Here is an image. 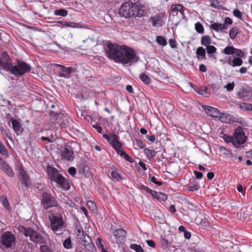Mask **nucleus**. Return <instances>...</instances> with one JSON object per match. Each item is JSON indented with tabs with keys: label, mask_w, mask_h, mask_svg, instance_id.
<instances>
[{
	"label": "nucleus",
	"mask_w": 252,
	"mask_h": 252,
	"mask_svg": "<svg viewBox=\"0 0 252 252\" xmlns=\"http://www.w3.org/2000/svg\"><path fill=\"white\" fill-rule=\"evenodd\" d=\"M226 63L233 67L240 66L243 63V61L241 58L229 56L227 59Z\"/></svg>",
	"instance_id": "obj_19"
},
{
	"label": "nucleus",
	"mask_w": 252,
	"mask_h": 252,
	"mask_svg": "<svg viewBox=\"0 0 252 252\" xmlns=\"http://www.w3.org/2000/svg\"><path fill=\"white\" fill-rule=\"evenodd\" d=\"M146 243L147 245L150 247L154 248L155 247V243L153 240H147Z\"/></svg>",
	"instance_id": "obj_57"
},
{
	"label": "nucleus",
	"mask_w": 252,
	"mask_h": 252,
	"mask_svg": "<svg viewBox=\"0 0 252 252\" xmlns=\"http://www.w3.org/2000/svg\"><path fill=\"white\" fill-rule=\"evenodd\" d=\"M76 171L75 168L73 167H71L68 169V173L72 176H74L76 174Z\"/></svg>",
	"instance_id": "obj_52"
},
{
	"label": "nucleus",
	"mask_w": 252,
	"mask_h": 252,
	"mask_svg": "<svg viewBox=\"0 0 252 252\" xmlns=\"http://www.w3.org/2000/svg\"><path fill=\"white\" fill-rule=\"evenodd\" d=\"M135 145L137 146V147L140 149H143L145 147V145L141 140L137 139H135Z\"/></svg>",
	"instance_id": "obj_46"
},
{
	"label": "nucleus",
	"mask_w": 252,
	"mask_h": 252,
	"mask_svg": "<svg viewBox=\"0 0 252 252\" xmlns=\"http://www.w3.org/2000/svg\"><path fill=\"white\" fill-rule=\"evenodd\" d=\"M199 189V184L195 182L193 183L192 186H190L189 187L188 189L190 191H193L194 190H197Z\"/></svg>",
	"instance_id": "obj_40"
},
{
	"label": "nucleus",
	"mask_w": 252,
	"mask_h": 252,
	"mask_svg": "<svg viewBox=\"0 0 252 252\" xmlns=\"http://www.w3.org/2000/svg\"><path fill=\"white\" fill-rule=\"evenodd\" d=\"M237 34V32L236 31V29L235 28H232L230 30L229 32V36L231 39H234Z\"/></svg>",
	"instance_id": "obj_45"
},
{
	"label": "nucleus",
	"mask_w": 252,
	"mask_h": 252,
	"mask_svg": "<svg viewBox=\"0 0 252 252\" xmlns=\"http://www.w3.org/2000/svg\"><path fill=\"white\" fill-rule=\"evenodd\" d=\"M146 138L151 142H154L155 140V136L153 134L147 135Z\"/></svg>",
	"instance_id": "obj_60"
},
{
	"label": "nucleus",
	"mask_w": 252,
	"mask_h": 252,
	"mask_svg": "<svg viewBox=\"0 0 252 252\" xmlns=\"http://www.w3.org/2000/svg\"><path fill=\"white\" fill-rule=\"evenodd\" d=\"M88 207L92 210H94L96 208L95 203L92 201H88L87 203Z\"/></svg>",
	"instance_id": "obj_48"
},
{
	"label": "nucleus",
	"mask_w": 252,
	"mask_h": 252,
	"mask_svg": "<svg viewBox=\"0 0 252 252\" xmlns=\"http://www.w3.org/2000/svg\"><path fill=\"white\" fill-rule=\"evenodd\" d=\"M21 231L23 232L26 236L29 237L30 240L34 243L44 244L46 242L44 237L38 232L33 230L30 227L26 228L22 227Z\"/></svg>",
	"instance_id": "obj_7"
},
{
	"label": "nucleus",
	"mask_w": 252,
	"mask_h": 252,
	"mask_svg": "<svg viewBox=\"0 0 252 252\" xmlns=\"http://www.w3.org/2000/svg\"><path fill=\"white\" fill-rule=\"evenodd\" d=\"M156 41L159 44L163 46H164L167 44L165 38L162 36H158L156 38Z\"/></svg>",
	"instance_id": "obj_36"
},
{
	"label": "nucleus",
	"mask_w": 252,
	"mask_h": 252,
	"mask_svg": "<svg viewBox=\"0 0 252 252\" xmlns=\"http://www.w3.org/2000/svg\"><path fill=\"white\" fill-rule=\"evenodd\" d=\"M115 149L118 154L124 158L127 161L132 162V158L122 149V144L119 141V137L115 133L111 134V142L110 143Z\"/></svg>",
	"instance_id": "obj_8"
},
{
	"label": "nucleus",
	"mask_w": 252,
	"mask_h": 252,
	"mask_svg": "<svg viewBox=\"0 0 252 252\" xmlns=\"http://www.w3.org/2000/svg\"><path fill=\"white\" fill-rule=\"evenodd\" d=\"M234 47L232 46H229L226 47L222 51L221 53L227 55H234Z\"/></svg>",
	"instance_id": "obj_27"
},
{
	"label": "nucleus",
	"mask_w": 252,
	"mask_h": 252,
	"mask_svg": "<svg viewBox=\"0 0 252 252\" xmlns=\"http://www.w3.org/2000/svg\"><path fill=\"white\" fill-rule=\"evenodd\" d=\"M131 249L135 251L136 252H144V250L140 245L136 244H133L130 245Z\"/></svg>",
	"instance_id": "obj_33"
},
{
	"label": "nucleus",
	"mask_w": 252,
	"mask_h": 252,
	"mask_svg": "<svg viewBox=\"0 0 252 252\" xmlns=\"http://www.w3.org/2000/svg\"><path fill=\"white\" fill-rule=\"evenodd\" d=\"M207 178L208 180H211L214 177V174L212 172L207 173Z\"/></svg>",
	"instance_id": "obj_63"
},
{
	"label": "nucleus",
	"mask_w": 252,
	"mask_h": 252,
	"mask_svg": "<svg viewBox=\"0 0 252 252\" xmlns=\"http://www.w3.org/2000/svg\"><path fill=\"white\" fill-rule=\"evenodd\" d=\"M169 44L172 48H175L176 47V42L174 39H169Z\"/></svg>",
	"instance_id": "obj_51"
},
{
	"label": "nucleus",
	"mask_w": 252,
	"mask_h": 252,
	"mask_svg": "<svg viewBox=\"0 0 252 252\" xmlns=\"http://www.w3.org/2000/svg\"><path fill=\"white\" fill-rule=\"evenodd\" d=\"M11 60L6 52H3L0 55V67L8 71H10L12 66Z\"/></svg>",
	"instance_id": "obj_14"
},
{
	"label": "nucleus",
	"mask_w": 252,
	"mask_h": 252,
	"mask_svg": "<svg viewBox=\"0 0 252 252\" xmlns=\"http://www.w3.org/2000/svg\"><path fill=\"white\" fill-rule=\"evenodd\" d=\"M149 179L151 182H153L158 186H161L162 185V182L157 181L156 178L154 176H152L151 175H149Z\"/></svg>",
	"instance_id": "obj_42"
},
{
	"label": "nucleus",
	"mask_w": 252,
	"mask_h": 252,
	"mask_svg": "<svg viewBox=\"0 0 252 252\" xmlns=\"http://www.w3.org/2000/svg\"><path fill=\"white\" fill-rule=\"evenodd\" d=\"M144 6L137 2L133 3L131 1L124 2L119 9V14L121 17L129 18L133 17H142L144 15Z\"/></svg>",
	"instance_id": "obj_2"
},
{
	"label": "nucleus",
	"mask_w": 252,
	"mask_h": 252,
	"mask_svg": "<svg viewBox=\"0 0 252 252\" xmlns=\"http://www.w3.org/2000/svg\"><path fill=\"white\" fill-rule=\"evenodd\" d=\"M112 178L117 181H121L123 180V177L116 171L113 170L111 172Z\"/></svg>",
	"instance_id": "obj_31"
},
{
	"label": "nucleus",
	"mask_w": 252,
	"mask_h": 252,
	"mask_svg": "<svg viewBox=\"0 0 252 252\" xmlns=\"http://www.w3.org/2000/svg\"><path fill=\"white\" fill-rule=\"evenodd\" d=\"M61 68V71L59 73V76L60 77H64L66 78H69L70 77V74L72 72H74L76 71V69L74 67H66L62 65H59Z\"/></svg>",
	"instance_id": "obj_18"
},
{
	"label": "nucleus",
	"mask_w": 252,
	"mask_h": 252,
	"mask_svg": "<svg viewBox=\"0 0 252 252\" xmlns=\"http://www.w3.org/2000/svg\"><path fill=\"white\" fill-rule=\"evenodd\" d=\"M233 14L238 18H241L242 17L241 12L238 9H236L233 11Z\"/></svg>",
	"instance_id": "obj_56"
},
{
	"label": "nucleus",
	"mask_w": 252,
	"mask_h": 252,
	"mask_svg": "<svg viewBox=\"0 0 252 252\" xmlns=\"http://www.w3.org/2000/svg\"><path fill=\"white\" fill-rule=\"evenodd\" d=\"M0 242L5 247L10 248L15 244V237L11 232L7 231L2 235Z\"/></svg>",
	"instance_id": "obj_12"
},
{
	"label": "nucleus",
	"mask_w": 252,
	"mask_h": 252,
	"mask_svg": "<svg viewBox=\"0 0 252 252\" xmlns=\"http://www.w3.org/2000/svg\"><path fill=\"white\" fill-rule=\"evenodd\" d=\"M199 70L202 72L206 71V67L205 65L202 64L199 65Z\"/></svg>",
	"instance_id": "obj_61"
},
{
	"label": "nucleus",
	"mask_w": 252,
	"mask_h": 252,
	"mask_svg": "<svg viewBox=\"0 0 252 252\" xmlns=\"http://www.w3.org/2000/svg\"><path fill=\"white\" fill-rule=\"evenodd\" d=\"M113 235L119 241H121L126 237V232L123 229H118L114 231Z\"/></svg>",
	"instance_id": "obj_21"
},
{
	"label": "nucleus",
	"mask_w": 252,
	"mask_h": 252,
	"mask_svg": "<svg viewBox=\"0 0 252 252\" xmlns=\"http://www.w3.org/2000/svg\"><path fill=\"white\" fill-rule=\"evenodd\" d=\"M40 250L42 252H51L50 250L48 249V247L45 245L41 246Z\"/></svg>",
	"instance_id": "obj_55"
},
{
	"label": "nucleus",
	"mask_w": 252,
	"mask_h": 252,
	"mask_svg": "<svg viewBox=\"0 0 252 252\" xmlns=\"http://www.w3.org/2000/svg\"><path fill=\"white\" fill-rule=\"evenodd\" d=\"M126 91L129 93H133V90L132 86L131 85H127L126 87Z\"/></svg>",
	"instance_id": "obj_62"
},
{
	"label": "nucleus",
	"mask_w": 252,
	"mask_h": 252,
	"mask_svg": "<svg viewBox=\"0 0 252 252\" xmlns=\"http://www.w3.org/2000/svg\"><path fill=\"white\" fill-rule=\"evenodd\" d=\"M0 199L3 206L5 207L6 209L9 210L10 208V206L7 198L4 196H1L0 197Z\"/></svg>",
	"instance_id": "obj_35"
},
{
	"label": "nucleus",
	"mask_w": 252,
	"mask_h": 252,
	"mask_svg": "<svg viewBox=\"0 0 252 252\" xmlns=\"http://www.w3.org/2000/svg\"><path fill=\"white\" fill-rule=\"evenodd\" d=\"M3 171L10 177H13L14 176V173L9 166H6V168Z\"/></svg>",
	"instance_id": "obj_43"
},
{
	"label": "nucleus",
	"mask_w": 252,
	"mask_h": 252,
	"mask_svg": "<svg viewBox=\"0 0 252 252\" xmlns=\"http://www.w3.org/2000/svg\"><path fill=\"white\" fill-rule=\"evenodd\" d=\"M157 199L160 201H165L167 199V195L162 192H158Z\"/></svg>",
	"instance_id": "obj_44"
},
{
	"label": "nucleus",
	"mask_w": 252,
	"mask_h": 252,
	"mask_svg": "<svg viewBox=\"0 0 252 252\" xmlns=\"http://www.w3.org/2000/svg\"><path fill=\"white\" fill-rule=\"evenodd\" d=\"M95 243L98 247H100L101 249L103 248L102 244V240L100 238H98L95 241Z\"/></svg>",
	"instance_id": "obj_54"
},
{
	"label": "nucleus",
	"mask_w": 252,
	"mask_h": 252,
	"mask_svg": "<svg viewBox=\"0 0 252 252\" xmlns=\"http://www.w3.org/2000/svg\"><path fill=\"white\" fill-rule=\"evenodd\" d=\"M16 65H12L9 71L11 74L15 76L23 75L26 73L30 71L32 69V66L29 64L19 59L16 60Z\"/></svg>",
	"instance_id": "obj_5"
},
{
	"label": "nucleus",
	"mask_w": 252,
	"mask_h": 252,
	"mask_svg": "<svg viewBox=\"0 0 252 252\" xmlns=\"http://www.w3.org/2000/svg\"><path fill=\"white\" fill-rule=\"evenodd\" d=\"M211 28L213 30H214L217 32H219V31H222L223 30L226 29L227 28V25L225 23L219 24L218 23H214L212 24H211Z\"/></svg>",
	"instance_id": "obj_22"
},
{
	"label": "nucleus",
	"mask_w": 252,
	"mask_h": 252,
	"mask_svg": "<svg viewBox=\"0 0 252 252\" xmlns=\"http://www.w3.org/2000/svg\"><path fill=\"white\" fill-rule=\"evenodd\" d=\"M199 94L207 96V88L202 87L196 91Z\"/></svg>",
	"instance_id": "obj_38"
},
{
	"label": "nucleus",
	"mask_w": 252,
	"mask_h": 252,
	"mask_svg": "<svg viewBox=\"0 0 252 252\" xmlns=\"http://www.w3.org/2000/svg\"><path fill=\"white\" fill-rule=\"evenodd\" d=\"M234 55H235L237 58H242L244 56V53L240 49L234 48Z\"/></svg>",
	"instance_id": "obj_39"
},
{
	"label": "nucleus",
	"mask_w": 252,
	"mask_h": 252,
	"mask_svg": "<svg viewBox=\"0 0 252 252\" xmlns=\"http://www.w3.org/2000/svg\"><path fill=\"white\" fill-rule=\"evenodd\" d=\"M233 138V145L236 148H239L245 142L246 137L242 127H238L235 129Z\"/></svg>",
	"instance_id": "obj_9"
},
{
	"label": "nucleus",
	"mask_w": 252,
	"mask_h": 252,
	"mask_svg": "<svg viewBox=\"0 0 252 252\" xmlns=\"http://www.w3.org/2000/svg\"><path fill=\"white\" fill-rule=\"evenodd\" d=\"M195 29L199 33L202 34L204 32V29L202 25L199 22L195 24Z\"/></svg>",
	"instance_id": "obj_34"
},
{
	"label": "nucleus",
	"mask_w": 252,
	"mask_h": 252,
	"mask_svg": "<svg viewBox=\"0 0 252 252\" xmlns=\"http://www.w3.org/2000/svg\"><path fill=\"white\" fill-rule=\"evenodd\" d=\"M144 153L148 159H151L156 154V152L154 150L146 148L144 150Z\"/></svg>",
	"instance_id": "obj_25"
},
{
	"label": "nucleus",
	"mask_w": 252,
	"mask_h": 252,
	"mask_svg": "<svg viewBox=\"0 0 252 252\" xmlns=\"http://www.w3.org/2000/svg\"><path fill=\"white\" fill-rule=\"evenodd\" d=\"M219 150V152L225 157L228 158L229 156H233L232 153L223 146H220Z\"/></svg>",
	"instance_id": "obj_24"
},
{
	"label": "nucleus",
	"mask_w": 252,
	"mask_h": 252,
	"mask_svg": "<svg viewBox=\"0 0 252 252\" xmlns=\"http://www.w3.org/2000/svg\"><path fill=\"white\" fill-rule=\"evenodd\" d=\"M105 49L107 56L116 62L131 64L139 60L135 52L126 46H119L108 42Z\"/></svg>",
	"instance_id": "obj_1"
},
{
	"label": "nucleus",
	"mask_w": 252,
	"mask_h": 252,
	"mask_svg": "<svg viewBox=\"0 0 252 252\" xmlns=\"http://www.w3.org/2000/svg\"><path fill=\"white\" fill-rule=\"evenodd\" d=\"M239 107L242 110L244 111H252V104L249 103H246L245 102L241 103L239 104Z\"/></svg>",
	"instance_id": "obj_30"
},
{
	"label": "nucleus",
	"mask_w": 252,
	"mask_h": 252,
	"mask_svg": "<svg viewBox=\"0 0 252 252\" xmlns=\"http://www.w3.org/2000/svg\"><path fill=\"white\" fill-rule=\"evenodd\" d=\"M51 120L53 122L60 123L61 119L63 118L64 115L61 113H57L53 111L50 112Z\"/></svg>",
	"instance_id": "obj_20"
},
{
	"label": "nucleus",
	"mask_w": 252,
	"mask_h": 252,
	"mask_svg": "<svg viewBox=\"0 0 252 252\" xmlns=\"http://www.w3.org/2000/svg\"><path fill=\"white\" fill-rule=\"evenodd\" d=\"M18 174L21 183L28 188L31 184L30 178L22 166L19 167Z\"/></svg>",
	"instance_id": "obj_15"
},
{
	"label": "nucleus",
	"mask_w": 252,
	"mask_h": 252,
	"mask_svg": "<svg viewBox=\"0 0 252 252\" xmlns=\"http://www.w3.org/2000/svg\"><path fill=\"white\" fill-rule=\"evenodd\" d=\"M54 14L56 16H66L68 14V11L64 9H56L54 11Z\"/></svg>",
	"instance_id": "obj_29"
},
{
	"label": "nucleus",
	"mask_w": 252,
	"mask_h": 252,
	"mask_svg": "<svg viewBox=\"0 0 252 252\" xmlns=\"http://www.w3.org/2000/svg\"><path fill=\"white\" fill-rule=\"evenodd\" d=\"M165 13L162 12L150 17L149 21L152 23L154 27L159 28L163 26L165 23Z\"/></svg>",
	"instance_id": "obj_10"
},
{
	"label": "nucleus",
	"mask_w": 252,
	"mask_h": 252,
	"mask_svg": "<svg viewBox=\"0 0 252 252\" xmlns=\"http://www.w3.org/2000/svg\"><path fill=\"white\" fill-rule=\"evenodd\" d=\"M47 174L50 180L56 182L62 188L68 189L70 188L69 184L63 176L58 172L55 167L51 166L47 167Z\"/></svg>",
	"instance_id": "obj_4"
},
{
	"label": "nucleus",
	"mask_w": 252,
	"mask_h": 252,
	"mask_svg": "<svg viewBox=\"0 0 252 252\" xmlns=\"http://www.w3.org/2000/svg\"><path fill=\"white\" fill-rule=\"evenodd\" d=\"M203 108L208 115L211 116L212 117L222 119L225 115L224 114L220 112L218 109L211 106L205 105L203 106Z\"/></svg>",
	"instance_id": "obj_16"
},
{
	"label": "nucleus",
	"mask_w": 252,
	"mask_h": 252,
	"mask_svg": "<svg viewBox=\"0 0 252 252\" xmlns=\"http://www.w3.org/2000/svg\"><path fill=\"white\" fill-rule=\"evenodd\" d=\"M52 230L57 234H60L65 228L64 222L60 215L49 216Z\"/></svg>",
	"instance_id": "obj_6"
},
{
	"label": "nucleus",
	"mask_w": 252,
	"mask_h": 252,
	"mask_svg": "<svg viewBox=\"0 0 252 252\" xmlns=\"http://www.w3.org/2000/svg\"><path fill=\"white\" fill-rule=\"evenodd\" d=\"M194 174L195 175L197 179H201L203 177V174L199 171H194Z\"/></svg>",
	"instance_id": "obj_53"
},
{
	"label": "nucleus",
	"mask_w": 252,
	"mask_h": 252,
	"mask_svg": "<svg viewBox=\"0 0 252 252\" xmlns=\"http://www.w3.org/2000/svg\"><path fill=\"white\" fill-rule=\"evenodd\" d=\"M41 139L42 141H48L49 142H53L55 141V139L53 137H48L42 136L41 137Z\"/></svg>",
	"instance_id": "obj_50"
},
{
	"label": "nucleus",
	"mask_w": 252,
	"mask_h": 252,
	"mask_svg": "<svg viewBox=\"0 0 252 252\" xmlns=\"http://www.w3.org/2000/svg\"><path fill=\"white\" fill-rule=\"evenodd\" d=\"M63 247L67 249H69L72 248V244L71 240L69 238L65 239L63 243Z\"/></svg>",
	"instance_id": "obj_37"
},
{
	"label": "nucleus",
	"mask_w": 252,
	"mask_h": 252,
	"mask_svg": "<svg viewBox=\"0 0 252 252\" xmlns=\"http://www.w3.org/2000/svg\"><path fill=\"white\" fill-rule=\"evenodd\" d=\"M183 6L180 4H174L172 5L171 6V10L172 12H175V11H180L181 13L184 12L183 11Z\"/></svg>",
	"instance_id": "obj_32"
},
{
	"label": "nucleus",
	"mask_w": 252,
	"mask_h": 252,
	"mask_svg": "<svg viewBox=\"0 0 252 252\" xmlns=\"http://www.w3.org/2000/svg\"><path fill=\"white\" fill-rule=\"evenodd\" d=\"M141 189L145 190L147 192L150 193L152 189H150L149 188H148L147 186L142 185L141 187Z\"/></svg>",
	"instance_id": "obj_59"
},
{
	"label": "nucleus",
	"mask_w": 252,
	"mask_h": 252,
	"mask_svg": "<svg viewBox=\"0 0 252 252\" xmlns=\"http://www.w3.org/2000/svg\"><path fill=\"white\" fill-rule=\"evenodd\" d=\"M234 87V83L233 82L232 83H228L226 85L224 86V88L226 89L227 91L230 92L232 91Z\"/></svg>",
	"instance_id": "obj_47"
},
{
	"label": "nucleus",
	"mask_w": 252,
	"mask_h": 252,
	"mask_svg": "<svg viewBox=\"0 0 252 252\" xmlns=\"http://www.w3.org/2000/svg\"><path fill=\"white\" fill-rule=\"evenodd\" d=\"M140 79L146 85H149L151 83V79L145 73H142L139 76Z\"/></svg>",
	"instance_id": "obj_26"
},
{
	"label": "nucleus",
	"mask_w": 252,
	"mask_h": 252,
	"mask_svg": "<svg viewBox=\"0 0 252 252\" xmlns=\"http://www.w3.org/2000/svg\"><path fill=\"white\" fill-rule=\"evenodd\" d=\"M150 194H151L154 197L157 199L158 192L155 190H152Z\"/></svg>",
	"instance_id": "obj_64"
},
{
	"label": "nucleus",
	"mask_w": 252,
	"mask_h": 252,
	"mask_svg": "<svg viewBox=\"0 0 252 252\" xmlns=\"http://www.w3.org/2000/svg\"><path fill=\"white\" fill-rule=\"evenodd\" d=\"M207 52L209 54L214 53L216 52V48L213 45H208L206 47Z\"/></svg>",
	"instance_id": "obj_41"
},
{
	"label": "nucleus",
	"mask_w": 252,
	"mask_h": 252,
	"mask_svg": "<svg viewBox=\"0 0 252 252\" xmlns=\"http://www.w3.org/2000/svg\"><path fill=\"white\" fill-rule=\"evenodd\" d=\"M42 204L45 209L57 206V202L50 194L44 192L42 195Z\"/></svg>",
	"instance_id": "obj_11"
},
{
	"label": "nucleus",
	"mask_w": 252,
	"mask_h": 252,
	"mask_svg": "<svg viewBox=\"0 0 252 252\" xmlns=\"http://www.w3.org/2000/svg\"><path fill=\"white\" fill-rule=\"evenodd\" d=\"M59 152L62 159L70 161L73 158V152L69 146L61 147Z\"/></svg>",
	"instance_id": "obj_13"
},
{
	"label": "nucleus",
	"mask_w": 252,
	"mask_h": 252,
	"mask_svg": "<svg viewBox=\"0 0 252 252\" xmlns=\"http://www.w3.org/2000/svg\"><path fill=\"white\" fill-rule=\"evenodd\" d=\"M75 232L80 243L84 246L89 251L93 252L95 250L94 245L90 237L85 234L83 228L77 225L75 229Z\"/></svg>",
	"instance_id": "obj_3"
},
{
	"label": "nucleus",
	"mask_w": 252,
	"mask_h": 252,
	"mask_svg": "<svg viewBox=\"0 0 252 252\" xmlns=\"http://www.w3.org/2000/svg\"><path fill=\"white\" fill-rule=\"evenodd\" d=\"M10 122L11 123L13 130L17 135H19L23 133L24 129L22 126V124L19 121L14 118H10Z\"/></svg>",
	"instance_id": "obj_17"
},
{
	"label": "nucleus",
	"mask_w": 252,
	"mask_h": 252,
	"mask_svg": "<svg viewBox=\"0 0 252 252\" xmlns=\"http://www.w3.org/2000/svg\"><path fill=\"white\" fill-rule=\"evenodd\" d=\"M223 139L227 143L231 142L233 143V137L229 136V135H228L227 134H224L223 136Z\"/></svg>",
	"instance_id": "obj_49"
},
{
	"label": "nucleus",
	"mask_w": 252,
	"mask_h": 252,
	"mask_svg": "<svg viewBox=\"0 0 252 252\" xmlns=\"http://www.w3.org/2000/svg\"><path fill=\"white\" fill-rule=\"evenodd\" d=\"M196 58L198 60L206 59L205 50L202 47H198L196 51Z\"/></svg>",
	"instance_id": "obj_23"
},
{
	"label": "nucleus",
	"mask_w": 252,
	"mask_h": 252,
	"mask_svg": "<svg viewBox=\"0 0 252 252\" xmlns=\"http://www.w3.org/2000/svg\"><path fill=\"white\" fill-rule=\"evenodd\" d=\"M93 127L98 132H102V128L100 126L98 125L97 124L94 125Z\"/></svg>",
	"instance_id": "obj_58"
},
{
	"label": "nucleus",
	"mask_w": 252,
	"mask_h": 252,
	"mask_svg": "<svg viewBox=\"0 0 252 252\" xmlns=\"http://www.w3.org/2000/svg\"><path fill=\"white\" fill-rule=\"evenodd\" d=\"M211 38L209 35H205L202 37L201 43L202 45L207 46L211 43Z\"/></svg>",
	"instance_id": "obj_28"
}]
</instances>
